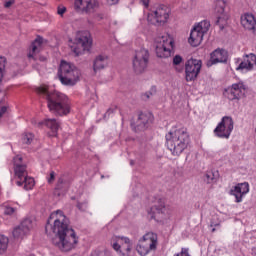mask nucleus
Listing matches in <instances>:
<instances>
[{"label": "nucleus", "mask_w": 256, "mask_h": 256, "mask_svg": "<svg viewBox=\"0 0 256 256\" xmlns=\"http://www.w3.org/2000/svg\"><path fill=\"white\" fill-rule=\"evenodd\" d=\"M55 233V238L52 240L53 245L58 247L60 251L67 253L73 251L79 245V236L71 226H69V218L65 216L63 211L57 210L50 214L46 224V233Z\"/></svg>", "instance_id": "nucleus-1"}, {"label": "nucleus", "mask_w": 256, "mask_h": 256, "mask_svg": "<svg viewBox=\"0 0 256 256\" xmlns=\"http://www.w3.org/2000/svg\"><path fill=\"white\" fill-rule=\"evenodd\" d=\"M36 93L42 99L47 100L48 109L63 117V115H69L71 113V103L69 102V98L65 94H61L59 92H51L49 91V86L41 85L36 88Z\"/></svg>", "instance_id": "nucleus-2"}, {"label": "nucleus", "mask_w": 256, "mask_h": 256, "mask_svg": "<svg viewBox=\"0 0 256 256\" xmlns=\"http://www.w3.org/2000/svg\"><path fill=\"white\" fill-rule=\"evenodd\" d=\"M165 138L167 148L175 157H179V155L189 147V143L191 141L189 132L185 129L169 131Z\"/></svg>", "instance_id": "nucleus-3"}, {"label": "nucleus", "mask_w": 256, "mask_h": 256, "mask_svg": "<svg viewBox=\"0 0 256 256\" xmlns=\"http://www.w3.org/2000/svg\"><path fill=\"white\" fill-rule=\"evenodd\" d=\"M58 77L62 85L74 87L81 79V71L74 64L62 60L58 70Z\"/></svg>", "instance_id": "nucleus-4"}, {"label": "nucleus", "mask_w": 256, "mask_h": 256, "mask_svg": "<svg viewBox=\"0 0 256 256\" xmlns=\"http://www.w3.org/2000/svg\"><path fill=\"white\" fill-rule=\"evenodd\" d=\"M92 45L93 39L91 38V33L89 31H79L76 33L74 42L70 44V48L75 55L79 56L83 51H89Z\"/></svg>", "instance_id": "nucleus-5"}, {"label": "nucleus", "mask_w": 256, "mask_h": 256, "mask_svg": "<svg viewBox=\"0 0 256 256\" xmlns=\"http://www.w3.org/2000/svg\"><path fill=\"white\" fill-rule=\"evenodd\" d=\"M210 27L211 23L207 20H203L193 26L190 37L188 38V43L191 47H199V45L203 43V37L209 32Z\"/></svg>", "instance_id": "nucleus-6"}, {"label": "nucleus", "mask_w": 256, "mask_h": 256, "mask_svg": "<svg viewBox=\"0 0 256 256\" xmlns=\"http://www.w3.org/2000/svg\"><path fill=\"white\" fill-rule=\"evenodd\" d=\"M157 249V234L153 232L146 233L142 239L139 240L136 247L137 253L141 256H147L151 251Z\"/></svg>", "instance_id": "nucleus-7"}, {"label": "nucleus", "mask_w": 256, "mask_h": 256, "mask_svg": "<svg viewBox=\"0 0 256 256\" xmlns=\"http://www.w3.org/2000/svg\"><path fill=\"white\" fill-rule=\"evenodd\" d=\"M111 245L120 256H130L133 250V242L125 236H113Z\"/></svg>", "instance_id": "nucleus-8"}, {"label": "nucleus", "mask_w": 256, "mask_h": 256, "mask_svg": "<svg viewBox=\"0 0 256 256\" xmlns=\"http://www.w3.org/2000/svg\"><path fill=\"white\" fill-rule=\"evenodd\" d=\"M234 122L230 116H224L214 129V135L220 139H229L233 133Z\"/></svg>", "instance_id": "nucleus-9"}, {"label": "nucleus", "mask_w": 256, "mask_h": 256, "mask_svg": "<svg viewBox=\"0 0 256 256\" xmlns=\"http://www.w3.org/2000/svg\"><path fill=\"white\" fill-rule=\"evenodd\" d=\"M149 64V51L147 49H140L132 60L133 71L137 74L143 73Z\"/></svg>", "instance_id": "nucleus-10"}, {"label": "nucleus", "mask_w": 256, "mask_h": 256, "mask_svg": "<svg viewBox=\"0 0 256 256\" xmlns=\"http://www.w3.org/2000/svg\"><path fill=\"white\" fill-rule=\"evenodd\" d=\"M203 62L199 59L191 58L185 64L186 81H195L201 73Z\"/></svg>", "instance_id": "nucleus-11"}, {"label": "nucleus", "mask_w": 256, "mask_h": 256, "mask_svg": "<svg viewBox=\"0 0 256 256\" xmlns=\"http://www.w3.org/2000/svg\"><path fill=\"white\" fill-rule=\"evenodd\" d=\"M245 89V84H243V82H238L226 88L224 96H226L229 101H239V99L245 95Z\"/></svg>", "instance_id": "nucleus-12"}, {"label": "nucleus", "mask_w": 256, "mask_h": 256, "mask_svg": "<svg viewBox=\"0 0 256 256\" xmlns=\"http://www.w3.org/2000/svg\"><path fill=\"white\" fill-rule=\"evenodd\" d=\"M14 175L19 181H23L27 177V164L23 162V157L17 155L14 157Z\"/></svg>", "instance_id": "nucleus-13"}, {"label": "nucleus", "mask_w": 256, "mask_h": 256, "mask_svg": "<svg viewBox=\"0 0 256 256\" xmlns=\"http://www.w3.org/2000/svg\"><path fill=\"white\" fill-rule=\"evenodd\" d=\"M31 229H33V222L30 219H26L13 230L12 235L15 239H23L25 235H29Z\"/></svg>", "instance_id": "nucleus-14"}, {"label": "nucleus", "mask_w": 256, "mask_h": 256, "mask_svg": "<svg viewBox=\"0 0 256 256\" xmlns=\"http://www.w3.org/2000/svg\"><path fill=\"white\" fill-rule=\"evenodd\" d=\"M74 5L76 9L84 13H93L99 7V2L97 0H75Z\"/></svg>", "instance_id": "nucleus-15"}, {"label": "nucleus", "mask_w": 256, "mask_h": 256, "mask_svg": "<svg viewBox=\"0 0 256 256\" xmlns=\"http://www.w3.org/2000/svg\"><path fill=\"white\" fill-rule=\"evenodd\" d=\"M153 115L151 113H140L136 123H131L132 129L137 133V131H144L147 124L151 123Z\"/></svg>", "instance_id": "nucleus-16"}, {"label": "nucleus", "mask_w": 256, "mask_h": 256, "mask_svg": "<svg viewBox=\"0 0 256 256\" xmlns=\"http://www.w3.org/2000/svg\"><path fill=\"white\" fill-rule=\"evenodd\" d=\"M256 69V55L249 54L244 56L243 61L236 67V71H253Z\"/></svg>", "instance_id": "nucleus-17"}, {"label": "nucleus", "mask_w": 256, "mask_h": 256, "mask_svg": "<svg viewBox=\"0 0 256 256\" xmlns=\"http://www.w3.org/2000/svg\"><path fill=\"white\" fill-rule=\"evenodd\" d=\"M217 63H227V52L225 50L216 49L210 54V60L207 62V67L217 65Z\"/></svg>", "instance_id": "nucleus-18"}, {"label": "nucleus", "mask_w": 256, "mask_h": 256, "mask_svg": "<svg viewBox=\"0 0 256 256\" xmlns=\"http://www.w3.org/2000/svg\"><path fill=\"white\" fill-rule=\"evenodd\" d=\"M231 195H234L236 199V203H241L243 201V195H247L249 193V183L244 182L237 184L232 190Z\"/></svg>", "instance_id": "nucleus-19"}, {"label": "nucleus", "mask_w": 256, "mask_h": 256, "mask_svg": "<svg viewBox=\"0 0 256 256\" xmlns=\"http://www.w3.org/2000/svg\"><path fill=\"white\" fill-rule=\"evenodd\" d=\"M162 57H171L173 55V48L175 47V41L167 34L166 36H162Z\"/></svg>", "instance_id": "nucleus-20"}, {"label": "nucleus", "mask_w": 256, "mask_h": 256, "mask_svg": "<svg viewBox=\"0 0 256 256\" xmlns=\"http://www.w3.org/2000/svg\"><path fill=\"white\" fill-rule=\"evenodd\" d=\"M241 25L247 31H251L253 35H256V19L252 14H244L241 16Z\"/></svg>", "instance_id": "nucleus-21"}, {"label": "nucleus", "mask_w": 256, "mask_h": 256, "mask_svg": "<svg viewBox=\"0 0 256 256\" xmlns=\"http://www.w3.org/2000/svg\"><path fill=\"white\" fill-rule=\"evenodd\" d=\"M214 9L217 15H221L217 17L216 23L219 25L220 29H223V23H225V17L223 16L225 13V2L223 0H217Z\"/></svg>", "instance_id": "nucleus-22"}, {"label": "nucleus", "mask_w": 256, "mask_h": 256, "mask_svg": "<svg viewBox=\"0 0 256 256\" xmlns=\"http://www.w3.org/2000/svg\"><path fill=\"white\" fill-rule=\"evenodd\" d=\"M109 63V58L105 55H99L95 58L93 69L94 73H97V71H101V69H105Z\"/></svg>", "instance_id": "nucleus-23"}, {"label": "nucleus", "mask_w": 256, "mask_h": 256, "mask_svg": "<svg viewBox=\"0 0 256 256\" xmlns=\"http://www.w3.org/2000/svg\"><path fill=\"white\" fill-rule=\"evenodd\" d=\"M156 203L157 205L150 208L148 215L151 219H154V221H159V219H161V198H157Z\"/></svg>", "instance_id": "nucleus-24"}, {"label": "nucleus", "mask_w": 256, "mask_h": 256, "mask_svg": "<svg viewBox=\"0 0 256 256\" xmlns=\"http://www.w3.org/2000/svg\"><path fill=\"white\" fill-rule=\"evenodd\" d=\"M42 44L43 38L41 36H37L30 46V52L28 53L29 59H35V54L39 53V49L41 48Z\"/></svg>", "instance_id": "nucleus-25"}, {"label": "nucleus", "mask_w": 256, "mask_h": 256, "mask_svg": "<svg viewBox=\"0 0 256 256\" xmlns=\"http://www.w3.org/2000/svg\"><path fill=\"white\" fill-rule=\"evenodd\" d=\"M37 125L38 127H43V125H45V127L50 129L52 133H57V131H59V122H57L56 119H45L44 121L38 122Z\"/></svg>", "instance_id": "nucleus-26"}, {"label": "nucleus", "mask_w": 256, "mask_h": 256, "mask_svg": "<svg viewBox=\"0 0 256 256\" xmlns=\"http://www.w3.org/2000/svg\"><path fill=\"white\" fill-rule=\"evenodd\" d=\"M159 10L160 9H157V10H151L149 13H148V23H150L151 25H155V26H158L161 25V15L159 14Z\"/></svg>", "instance_id": "nucleus-27"}, {"label": "nucleus", "mask_w": 256, "mask_h": 256, "mask_svg": "<svg viewBox=\"0 0 256 256\" xmlns=\"http://www.w3.org/2000/svg\"><path fill=\"white\" fill-rule=\"evenodd\" d=\"M16 184L18 185V187H22V185H24V189L26 191H31V189L35 187V179L26 176L22 180L17 181Z\"/></svg>", "instance_id": "nucleus-28"}, {"label": "nucleus", "mask_w": 256, "mask_h": 256, "mask_svg": "<svg viewBox=\"0 0 256 256\" xmlns=\"http://www.w3.org/2000/svg\"><path fill=\"white\" fill-rule=\"evenodd\" d=\"M162 20L161 23H169V18L171 17V7L167 5H162L161 7Z\"/></svg>", "instance_id": "nucleus-29"}, {"label": "nucleus", "mask_w": 256, "mask_h": 256, "mask_svg": "<svg viewBox=\"0 0 256 256\" xmlns=\"http://www.w3.org/2000/svg\"><path fill=\"white\" fill-rule=\"evenodd\" d=\"M7 247H9V238L5 235H0V255L5 254Z\"/></svg>", "instance_id": "nucleus-30"}, {"label": "nucleus", "mask_w": 256, "mask_h": 256, "mask_svg": "<svg viewBox=\"0 0 256 256\" xmlns=\"http://www.w3.org/2000/svg\"><path fill=\"white\" fill-rule=\"evenodd\" d=\"M152 48L156 52L157 57H161V37H157L154 39Z\"/></svg>", "instance_id": "nucleus-31"}, {"label": "nucleus", "mask_w": 256, "mask_h": 256, "mask_svg": "<svg viewBox=\"0 0 256 256\" xmlns=\"http://www.w3.org/2000/svg\"><path fill=\"white\" fill-rule=\"evenodd\" d=\"M2 209L4 211V215H13V213H15V211H17V208L11 206V204H9L7 202L2 204Z\"/></svg>", "instance_id": "nucleus-32"}, {"label": "nucleus", "mask_w": 256, "mask_h": 256, "mask_svg": "<svg viewBox=\"0 0 256 256\" xmlns=\"http://www.w3.org/2000/svg\"><path fill=\"white\" fill-rule=\"evenodd\" d=\"M33 139H35V135H33V133H24L22 135V142L25 145H31V143H33Z\"/></svg>", "instance_id": "nucleus-33"}, {"label": "nucleus", "mask_w": 256, "mask_h": 256, "mask_svg": "<svg viewBox=\"0 0 256 256\" xmlns=\"http://www.w3.org/2000/svg\"><path fill=\"white\" fill-rule=\"evenodd\" d=\"M155 93H157V87L152 86L149 92L142 94V100L147 101V100L151 99V97H153V95H155Z\"/></svg>", "instance_id": "nucleus-34"}, {"label": "nucleus", "mask_w": 256, "mask_h": 256, "mask_svg": "<svg viewBox=\"0 0 256 256\" xmlns=\"http://www.w3.org/2000/svg\"><path fill=\"white\" fill-rule=\"evenodd\" d=\"M204 181H206V183L208 184L217 183V178L215 177V173L213 172L206 173Z\"/></svg>", "instance_id": "nucleus-35"}, {"label": "nucleus", "mask_w": 256, "mask_h": 256, "mask_svg": "<svg viewBox=\"0 0 256 256\" xmlns=\"http://www.w3.org/2000/svg\"><path fill=\"white\" fill-rule=\"evenodd\" d=\"M7 63V60L5 57H0V82L3 81V71H5V64Z\"/></svg>", "instance_id": "nucleus-36"}, {"label": "nucleus", "mask_w": 256, "mask_h": 256, "mask_svg": "<svg viewBox=\"0 0 256 256\" xmlns=\"http://www.w3.org/2000/svg\"><path fill=\"white\" fill-rule=\"evenodd\" d=\"M57 13L60 15V17H63V15H65V13H67V7L58 6L57 7Z\"/></svg>", "instance_id": "nucleus-37"}, {"label": "nucleus", "mask_w": 256, "mask_h": 256, "mask_svg": "<svg viewBox=\"0 0 256 256\" xmlns=\"http://www.w3.org/2000/svg\"><path fill=\"white\" fill-rule=\"evenodd\" d=\"M65 187V181L63 178H59L56 184V190H61Z\"/></svg>", "instance_id": "nucleus-38"}, {"label": "nucleus", "mask_w": 256, "mask_h": 256, "mask_svg": "<svg viewBox=\"0 0 256 256\" xmlns=\"http://www.w3.org/2000/svg\"><path fill=\"white\" fill-rule=\"evenodd\" d=\"M181 63H183V57H181L180 55H176L173 58V65H181Z\"/></svg>", "instance_id": "nucleus-39"}, {"label": "nucleus", "mask_w": 256, "mask_h": 256, "mask_svg": "<svg viewBox=\"0 0 256 256\" xmlns=\"http://www.w3.org/2000/svg\"><path fill=\"white\" fill-rule=\"evenodd\" d=\"M174 256H191L189 254V248H182L180 253L174 254Z\"/></svg>", "instance_id": "nucleus-40"}, {"label": "nucleus", "mask_w": 256, "mask_h": 256, "mask_svg": "<svg viewBox=\"0 0 256 256\" xmlns=\"http://www.w3.org/2000/svg\"><path fill=\"white\" fill-rule=\"evenodd\" d=\"M47 181H48V183L51 185V183H53L54 181H55V172L54 171H52V172H50V175H49V177L47 178Z\"/></svg>", "instance_id": "nucleus-41"}, {"label": "nucleus", "mask_w": 256, "mask_h": 256, "mask_svg": "<svg viewBox=\"0 0 256 256\" xmlns=\"http://www.w3.org/2000/svg\"><path fill=\"white\" fill-rule=\"evenodd\" d=\"M7 113V107L1 106L0 107V119Z\"/></svg>", "instance_id": "nucleus-42"}, {"label": "nucleus", "mask_w": 256, "mask_h": 256, "mask_svg": "<svg viewBox=\"0 0 256 256\" xmlns=\"http://www.w3.org/2000/svg\"><path fill=\"white\" fill-rule=\"evenodd\" d=\"M116 109H117V107L109 108V109L107 110V112L105 113V117H107V116L109 117V115L115 113Z\"/></svg>", "instance_id": "nucleus-43"}, {"label": "nucleus", "mask_w": 256, "mask_h": 256, "mask_svg": "<svg viewBox=\"0 0 256 256\" xmlns=\"http://www.w3.org/2000/svg\"><path fill=\"white\" fill-rule=\"evenodd\" d=\"M77 207H78V209H80V211H85V209H87V204H85V203H78Z\"/></svg>", "instance_id": "nucleus-44"}, {"label": "nucleus", "mask_w": 256, "mask_h": 256, "mask_svg": "<svg viewBox=\"0 0 256 256\" xmlns=\"http://www.w3.org/2000/svg\"><path fill=\"white\" fill-rule=\"evenodd\" d=\"M90 256H105V252L94 251V252L91 253Z\"/></svg>", "instance_id": "nucleus-45"}, {"label": "nucleus", "mask_w": 256, "mask_h": 256, "mask_svg": "<svg viewBox=\"0 0 256 256\" xmlns=\"http://www.w3.org/2000/svg\"><path fill=\"white\" fill-rule=\"evenodd\" d=\"M13 3H15L14 0H9V1L5 2L4 7H6V9H9V7H11V5H13Z\"/></svg>", "instance_id": "nucleus-46"}, {"label": "nucleus", "mask_w": 256, "mask_h": 256, "mask_svg": "<svg viewBox=\"0 0 256 256\" xmlns=\"http://www.w3.org/2000/svg\"><path fill=\"white\" fill-rule=\"evenodd\" d=\"M108 5H117L119 3V0H106Z\"/></svg>", "instance_id": "nucleus-47"}, {"label": "nucleus", "mask_w": 256, "mask_h": 256, "mask_svg": "<svg viewBox=\"0 0 256 256\" xmlns=\"http://www.w3.org/2000/svg\"><path fill=\"white\" fill-rule=\"evenodd\" d=\"M144 6L149 7V0H142Z\"/></svg>", "instance_id": "nucleus-48"}, {"label": "nucleus", "mask_w": 256, "mask_h": 256, "mask_svg": "<svg viewBox=\"0 0 256 256\" xmlns=\"http://www.w3.org/2000/svg\"><path fill=\"white\" fill-rule=\"evenodd\" d=\"M168 213V215H171V210H167V208H164L163 210H162V213Z\"/></svg>", "instance_id": "nucleus-49"}, {"label": "nucleus", "mask_w": 256, "mask_h": 256, "mask_svg": "<svg viewBox=\"0 0 256 256\" xmlns=\"http://www.w3.org/2000/svg\"><path fill=\"white\" fill-rule=\"evenodd\" d=\"M218 225H219V223L211 222V227H217Z\"/></svg>", "instance_id": "nucleus-50"}, {"label": "nucleus", "mask_w": 256, "mask_h": 256, "mask_svg": "<svg viewBox=\"0 0 256 256\" xmlns=\"http://www.w3.org/2000/svg\"><path fill=\"white\" fill-rule=\"evenodd\" d=\"M253 253H255V255H256V248H253Z\"/></svg>", "instance_id": "nucleus-51"}, {"label": "nucleus", "mask_w": 256, "mask_h": 256, "mask_svg": "<svg viewBox=\"0 0 256 256\" xmlns=\"http://www.w3.org/2000/svg\"><path fill=\"white\" fill-rule=\"evenodd\" d=\"M215 231H216V229H215V228H213V229H212V233H215Z\"/></svg>", "instance_id": "nucleus-52"}]
</instances>
